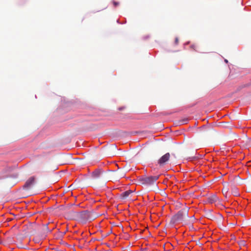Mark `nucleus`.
Masks as SVG:
<instances>
[{"label": "nucleus", "instance_id": "nucleus-7", "mask_svg": "<svg viewBox=\"0 0 251 251\" xmlns=\"http://www.w3.org/2000/svg\"><path fill=\"white\" fill-rule=\"evenodd\" d=\"M177 42H178V39H177V38H176V43L177 44Z\"/></svg>", "mask_w": 251, "mask_h": 251}, {"label": "nucleus", "instance_id": "nucleus-3", "mask_svg": "<svg viewBox=\"0 0 251 251\" xmlns=\"http://www.w3.org/2000/svg\"><path fill=\"white\" fill-rule=\"evenodd\" d=\"M158 178V176H150L146 178V181L151 183L157 180Z\"/></svg>", "mask_w": 251, "mask_h": 251}, {"label": "nucleus", "instance_id": "nucleus-4", "mask_svg": "<svg viewBox=\"0 0 251 251\" xmlns=\"http://www.w3.org/2000/svg\"><path fill=\"white\" fill-rule=\"evenodd\" d=\"M133 192L131 190L126 191L122 194V196L124 198L128 197L131 193Z\"/></svg>", "mask_w": 251, "mask_h": 251}, {"label": "nucleus", "instance_id": "nucleus-2", "mask_svg": "<svg viewBox=\"0 0 251 251\" xmlns=\"http://www.w3.org/2000/svg\"><path fill=\"white\" fill-rule=\"evenodd\" d=\"M34 181V178L31 177L27 180V181L26 182L24 186L25 187L28 188V187H30L33 184Z\"/></svg>", "mask_w": 251, "mask_h": 251}, {"label": "nucleus", "instance_id": "nucleus-6", "mask_svg": "<svg viewBox=\"0 0 251 251\" xmlns=\"http://www.w3.org/2000/svg\"><path fill=\"white\" fill-rule=\"evenodd\" d=\"M113 3H114V5L115 6H116L117 5H118L119 4V3H118V2H115V1H114V2H113Z\"/></svg>", "mask_w": 251, "mask_h": 251}, {"label": "nucleus", "instance_id": "nucleus-5", "mask_svg": "<svg viewBox=\"0 0 251 251\" xmlns=\"http://www.w3.org/2000/svg\"><path fill=\"white\" fill-rule=\"evenodd\" d=\"M100 174V171H96L93 173V176L95 177H97L99 176Z\"/></svg>", "mask_w": 251, "mask_h": 251}, {"label": "nucleus", "instance_id": "nucleus-1", "mask_svg": "<svg viewBox=\"0 0 251 251\" xmlns=\"http://www.w3.org/2000/svg\"><path fill=\"white\" fill-rule=\"evenodd\" d=\"M170 157L169 153H167L163 156H162L160 159L158 160V164L162 165L165 163L167 161L169 160Z\"/></svg>", "mask_w": 251, "mask_h": 251}, {"label": "nucleus", "instance_id": "nucleus-8", "mask_svg": "<svg viewBox=\"0 0 251 251\" xmlns=\"http://www.w3.org/2000/svg\"><path fill=\"white\" fill-rule=\"evenodd\" d=\"M225 61L226 62V63H227L228 61L226 60V59H225Z\"/></svg>", "mask_w": 251, "mask_h": 251}]
</instances>
